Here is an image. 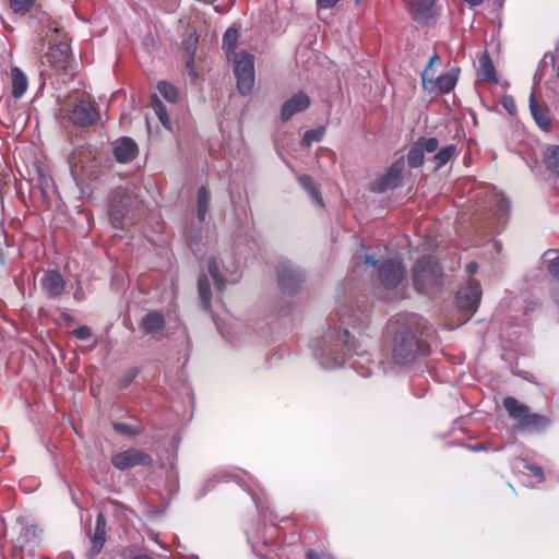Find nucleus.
I'll return each mask as SVG.
<instances>
[{"mask_svg":"<svg viewBox=\"0 0 559 559\" xmlns=\"http://www.w3.org/2000/svg\"><path fill=\"white\" fill-rule=\"evenodd\" d=\"M503 407L509 416L516 421L515 429L524 431H539L548 426L547 417L531 413L528 407L516 399L508 396L503 399Z\"/></svg>","mask_w":559,"mask_h":559,"instance_id":"4","label":"nucleus"},{"mask_svg":"<svg viewBox=\"0 0 559 559\" xmlns=\"http://www.w3.org/2000/svg\"><path fill=\"white\" fill-rule=\"evenodd\" d=\"M525 467L531 471L537 483H542L544 480V473L539 466L526 464Z\"/></svg>","mask_w":559,"mask_h":559,"instance_id":"42","label":"nucleus"},{"mask_svg":"<svg viewBox=\"0 0 559 559\" xmlns=\"http://www.w3.org/2000/svg\"><path fill=\"white\" fill-rule=\"evenodd\" d=\"M478 270V265L476 262H471L466 265V272L468 274H475Z\"/></svg>","mask_w":559,"mask_h":559,"instance_id":"46","label":"nucleus"},{"mask_svg":"<svg viewBox=\"0 0 559 559\" xmlns=\"http://www.w3.org/2000/svg\"><path fill=\"white\" fill-rule=\"evenodd\" d=\"M439 61V57L433 55L430 57L429 62L421 74L423 86L425 90L432 92L437 88L440 93H450L456 85L457 71L451 70L447 73L435 76V62Z\"/></svg>","mask_w":559,"mask_h":559,"instance_id":"6","label":"nucleus"},{"mask_svg":"<svg viewBox=\"0 0 559 559\" xmlns=\"http://www.w3.org/2000/svg\"><path fill=\"white\" fill-rule=\"evenodd\" d=\"M395 332L392 343L393 359L397 365H408L427 354V344L421 334L427 321L419 314L409 313L395 320Z\"/></svg>","mask_w":559,"mask_h":559,"instance_id":"2","label":"nucleus"},{"mask_svg":"<svg viewBox=\"0 0 559 559\" xmlns=\"http://www.w3.org/2000/svg\"><path fill=\"white\" fill-rule=\"evenodd\" d=\"M466 3H468L469 5H479L484 0H464Z\"/></svg>","mask_w":559,"mask_h":559,"instance_id":"47","label":"nucleus"},{"mask_svg":"<svg viewBox=\"0 0 559 559\" xmlns=\"http://www.w3.org/2000/svg\"><path fill=\"white\" fill-rule=\"evenodd\" d=\"M480 299L481 288L477 281H468L465 285L460 287L456 294L457 307L468 311L471 314L477 310Z\"/></svg>","mask_w":559,"mask_h":559,"instance_id":"11","label":"nucleus"},{"mask_svg":"<svg viewBox=\"0 0 559 559\" xmlns=\"http://www.w3.org/2000/svg\"><path fill=\"white\" fill-rule=\"evenodd\" d=\"M211 194L206 187L201 186L197 193V217L202 223L206 218L210 207Z\"/></svg>","mask_w":559,"mask_h":559,"instance_id":"21","label":"nucleus"},{"mask_svg":"<svg viewBox=\"0 0 559 559\" xmlns=\"http://www.w3.org/2000/svg\"><path fill=\"white\" fill-rule=\"evenodd\" d=\"M479 76L487 81H496L495 68L488 55H484L479 59Z\"/></svg>","mask_w":559,"mask_h":559,"instance_id":"28","label":"nucleus"},{"mask_svg":"<svg viewBox=\"0 0 559 559\" xmlns=\"http://www.w3.org/2000/svg\"><path fill=\"white\" fill-rule=\"evenodd\" d=\"M493 246H495V248H496L497 252H500V250H501V243H500L499 241H496V240H495V241H493Z\"/></svg>","mask_w":559,"mask_h":559,"instance_id":"51","label":"nucleus"},{"mask_svg":"<svg viewBox=\"0 0 559 559\" xmlns=\"http://www.w3.org/2000/svg\"><path fill=\"white\" fill-rule=\"evenodd\" d=\"M138 371L135 369H129L123 377L120 379L119 388H127L136 377Z\"/></svg>","mask_w":559,"mask_h":559,"instance_id":"39","label":"nucleus"},{"mask_svg":"<svg viewBox=\"0 0 559 559\" xmlns=\"http://www.w3.org/2000/svg\"><path fill=\"white\" fill-rule=\"evenodd\" d=\"M11 81L12 96L15 99L22 98L28 88L27 75L19 67H13L11 69Z\"/></svg>","mask_w":559,"mask_h":559,"instance_id":"18","label":"nucleus"},{"mask_svg":"<svg viewBox=\"0 0 559 559\" xmlns=\"http://www.w3.org/2000/svg\"><path fill=\"white\" fill-rule=\"evenodd\" d=\"M417 145H419L424 152L433 153L438 150L439 142L436 138H419L416 141Z\"/></svg>","mask_w":559,"mask_h":559,"instance_id":"36","label":"nucleus"},{"mask_svg":"<svg viewBox=\"0 0 559 559\" xmlns=\"http://www.w3.org/2000/svg\"><path fill=\"white\" fill-rule=\"evenodd\" d=\"M456 153L455 145H447L442 147L437 154L433 156V160L437 164V168H441L444 166Z\"/></svg>","mask_w":559,"mask_h":559,"instance_id":"30","label":"nucleus"},{"mask_svg":"<svg viewBox=\"0 0 559 559\" xmlns=\"http://www.w3.org/2000/svg\"><path fill=\"white\" fill-rule=\"evenodd\" d=\"M43 290L50 298L59 297L66 288V282L57 271L47 272L40 281Z\"/></svg>","mask_w":559,"mask_h":559,"instance_id":"17","label":"nucleus"},{"mask_svg":"<svg viewBox=\"0 0 559 559\" xmlns=\"http://www.w3.org/2000/svg\"><path fill=\"white\" fill-rule=\"evenodd\" d=\"M277 280L284 293L294 294L304 281V273L292 262L283 261L277 267Z\"/></svg>","mask_w":559,"mask_h":559,"instance_id":"8","label":"nucleus"},{"mask_svg":"<svg viewBox=\"0 0 559 559\" xmlns=\"http://www.w3.org/2000/svg\"><path fill=\"white\" fill-rule=\"evenodd\" d=\"M234 74L237 79V88L241 95H248L254 85V59L247 51L233 55Z\"/></svg>","mask_w":559,"mask_h":559,"instance_id":"5","label":"nucleus"},{"mask_svg":"<svg viewBox=\"0 0 559 559\" xmlns=\"http://www.w3.org/2000/svg\"><path fill=\"white\" fill-rule=\"evenodd\" d=\"M72 333L79 340H87L92 335L91 329L86 325L79 326Z\"/></svg>","mask_w":559,"mask_h":559,"instance_id":"40","label":"nucleus"},{"mask_svg":"<svg viewBox=\"0 0 559 559\" xmlns=\"http://www.w3.org/2000/svg\"><path fill=\"white\" fill-rule=\"evenodd\" d=\"M109 216H110V221H111V224L114 225V227L118 228L121 226L122 214L120 211L111 207L109 211Z\"/></svg>","mask_w":559,"mask_h":559,"instance_id":"41","label":"nucleus"},{"mask_svg":"<svg viewBox=\"0 0 559 559\" xmlns=\"http://www.w3.org/2000/svg\"><path fill=\"white\" fill-rule=\"evenodd\" d=\"M407 163L411 168H418L424 163V151L416 142L408 151Z\"/></svg>","mask_w":559,"mask_h":559,"instance_id":"31","label":"nucleus"},{"mask_svg":"<svg viewBox=\"0 0 559 559\" xmlns=\"http://www.w3.org/2000/svg\"><path fill=\"white\" fill-rule=\"evenodd\" d=\"M471 449H472L473 451H480V450L485 449V447H484L483 444H478V445H473V447H471Z\"/></svg>","mask_w":559,"mask_h":559,"instance_id":"49","label":"nucleus"},{"mask_svg":"<svg viewBox=\"0 0 559 559\" xmlns=\"http://www.w3.org/2000/svg\"><path fill=\"white\" fill-rule=\"evenodd\" d=\"M310 106V98L304 92H298L287 98L282 105L281 119L288 121L294 115L306 110Z\"/></svg>","mask_w":559,"mask_h":559,"instance_id":"13","label":"nucleus"},{"mask_svg":"<svg viewBox=\"0 0 559 559\" xmlns=\"http://www.w3.org/2000/svg\"><path fill=\"white\" fill-rule=\"evenodd\" d=\"M151 106L160 123L166 129H170V120L167 115L166 107L156 94L151 96Z\"/></svg>","mask_w":559,"mask_h":559,"instance_id":"23","label":"nucleus"},{"mask_svg":"<svg viewBox=\"0 0 559 559\" xmlns=\"http://www.w3.org/2000/svg\"><path fill=\"white\" fill-rule=\"evenodd\" d=\"M152 457L138 449L130 448L112 455L111 464L119 471H126L135 466L152 465Z\"/></svg>","mask_w":559,"mask_h":559,"instance_id":"9","label":"nucleus"},{"mask_svg":"<svg viewBox=\"0 0 559 559\" xmlns=\"http://www.w3.org/2000/svg\"><path fill=\"white\" fill-rule=\"evenodd\" d=\"M530 110L537 126L544 131H549L551 121L548 111L536 103L534 93L530 96Z\"/></svg>","mask_w":559,"mask_h":559,"instance_id":"19","label":"nucleus"},{"mask_svg":"<svg viewBox=\"0 0 559 559\" xmlns=\"http://www.w3.org/2000/svg\"><path fill=\"white\" fill-rule=\"evenodd\" d=\"M138 151L135 141L129 136L119 138L112 144L114 156L121 164L133 160L138 155Z\"/></svg>","mask_w":559,"mask_h":559,"instance_id":"14","label":"nucleus"},{"mask_svg":"<svg viewBox=\"0 0 559 559\" xmlns=\"http://www.w3.org/2000/svg\"><path fill=\"white\" fill-rule=\"evenodd\" d=\"M106 519L105 515L99 512L96 516L95 530L93 535L91 536V548L88 549V557L97 556L104 547L106 542Z\"/></svg>","mask_w":559,"mask_h":559,"instance_id":"16","label":"nucleus"},{"mask_svg":"<svg viewBox=\"0 0 559 559\" xmlns=\"http://www.w3.org/2000/svg\"><path fill=\"white\" fill-rule=\"evenodd\" d=\"M165 325L164 314L159 311L148 312L141 321V329L145 333H155L160 331Z\"/></svg>","mask_w":559,"mask_h":559,"instance_id":"20","label":"nucleus"},{"mask_svg":"<svg viewBox=\"0 0 559 559\" xmlns=\"http://www.w3.org/2000/svg\"><path fill=\"white\" fill-rule=\"evenodd\" d=\"M378 277L386 289L396 288L405 278V267L402 261L386 260L378 269Z\"/></svg>","mask_w":559,"mask_h":559,"instance_id":"10","label":"nucleus"},{"mask_svg":"<svg viewBox=\"0 0 559 559\" xmlns=\"http://www.w3.org/2000/svg\"><path fill=\"white\" fill-rule=\"evenodd\" d=\"M436 1L437 0H409V14L419 23H428L436 15Z\"/></svg>","mask_w":559,"mask_h":559,"instance_id":"15","label":"nucleus"},{"mask_svg":"<svg viewBox=\"0 0 559 559\" xmlns=\"http://www.w3.org/2000/svg\"><path fill=\"white\" fill-rule=\"evenodd\" d=\"M36 0H9L10 7L14 13L25 14L35 4Z\"/></svg>","mask_w":559,"mask_h":559,"instance_id":"34","label":"nucleus"},{"mask_svg":"<svg viewBox=\"0 0 559 559\" xmlns=\"http://www.w3.org/2000/svg\"><path fill=\"white\" fill-rule=\"evenodd\" d=\"M207 269H209V273L211 274V276L214 281L216 289L219 292H223L226 286V282L219 271V265H218L216 258L210 259Z\"/></svg>","mask_w":559,"mask_h":559,"instance_id":"26","label":"nucleus"},{"mask_svg":"<svg viewBox=\"0 0 559 559\" xmlns=\"http://www.w3.org/2000/svg\"><path fill=\"white\" fill-rule=\"evenodd\" d=\"M341 0H317L319 10H328L334 8Z\"/></svg>","mask_w":559,"mask_h":559,"instance_id":"43","label":"nucleus"},{"mask_svg":"<svg viewBox=\"0 0 559 559\" xmlns=\"http://www.w3.org/2000/svg\"><path fill=\"white\" fill-rule=\"evenodd\" d=\"M414 288L424 295L438 292L443 284V270L433 257L416 261L412 269Z\"/></svg>","mask_w":559,"mask_h":559,"instance_id":"3","label":"nucleus"},{"mask_svg":"<svg viewBox=\"0 0 559 559\" xmlns=\"http://www.w3.org/2000/svg\"><path fill=\"white\" fill-rule=\"evenodd\" d=\"M298 180H299V183L304 187V189L306 191H308V193L310 194L313 202H316L317 204L322 206L323 205L322 198H321L318 189L316 188V186L312 181V178L308 175H304V176H300L298 178Z\"/></svg>","mask_w":559,"mask_h":559,"instance_id":"27","label":"nucleus"},{"mask_svg":"<svg viewBox=\"0 0 559 559\" xmlns=\"http://www.w3.org/2000/svg\"><path fill=\"white\" fill-rule=\"evenodd\" d=\"M66 118L73 126L86 128L95 124L99 120V112L91 100L81 98L66 115Z\"/></svg>","mask_w":559,"mask_h":559,"instance_id":"7","label":"nucleus"},{"mask_svg":"<svg viewBox=\"0 0 559 559\" xmlns=\"http://www.w3.org/2000/svg\"><path fill=\"white\" fill-rule=\"evenodd\" d=\"M158 92L162 96L170 103H175L178 98L177 88L168 82L160 81L157 85Z\"/></svg>","mask_w":559,"mask_h":559,"instance_id":"32","label":"nucleus"},{"mask_svg":"<svg viewBox=\"0 0 559 559\" xmlns=\"http://www.w3.org/2000/svg\"><path fill=\"white\" fill-rule=\"evenodd\" d=\"M554 253L555 252H547L545 254L547 257V261H548L547 267H548L549 273L554 277L559 278V254L556 253V255L554 258H551L550 255Z\"/></svg>","mask_w":559,"mask_h":559,"instance_id":"37","label":"nucleus"},{"mask_svg":"<svg viewBox=\"0 0 559 559\" xmlns=\"http://www.w3.org/2000/svg\"><path fill=\"white\" fill-rule=\"evenodd\" d=\"M501 105L503 109L511 116L516 115V105L515 100L511 95H504L501 99Z\"/></svg>","mask_w":559,"mask_h":559,"instance_id":"38","label":"nucleus"},{"mask_svg":"<svg viewBox=\"0 0 559 559\" xmlns=\"http://www.w3.org/2000/svg\"><path fill=\"white\" fill-rule=\"evenodd\" d=\"M335 317L337 322L331 319L328 330L312 346L316 359L325 369L344 366L354 353L356 355L366 353L365 349L355 345V335L349 331V328L355 330L362 325L366 316L354 310L352 305H341L336 309Z\"/></svg>","mask_w":559,"mask_h":559,"instance_id":"1","label":"nucleus"},{"mask_svg":"<svg viewBox=\"0 0 559 559\" xmlns=\"http://www.w3.org/2000/svg\"><path fill=\"white\" fill-rule=\"evenodd\" d=\"M498 207H499V210H500L501 212H507V211H509V209H510V202H509V200H508L506 197L501 195V197H500V199H499V201H498Z\"/></svg>","mask_w":559,"mask_h":559,"instance_id":"44","label":"nucleus"},{"mask_svg":"<svg viewBox=\"0 0 559 559\" xmlns=\"http://www.w3.org/2000/svg\"><path fill=\"white\" fill-rule=\"evenodd\" d=\"M377 263H378V261H377V259L373 255H371V254H366L365 255V264L367 266H376Z\"/></svg>","mask_w":559,"mask_h":559,"instance_id":"45","label":"nucleus"},{"mask_svg":"<svg viewBox=\"0 0 559 559\" xmlns=\"http://www.w3.org/2000/svg\"><path fill=\"white\" fill-rule=\"evenodd\" d=\"M198 289L203 308L209 310L211 308V287L205 275L199 277Z\"/></svg>","mask_w":559,"mask_h":559,"instance_id":"25","label":"nucleus"},{"mask_svg":"<svg viewBox=\"0 0 559 559\" xmlns=\"http://www.w3.org/2000/svg\"><path fill=\"white\" fill-rule=\"evenodd\" d=\"M132 559H153V558L147 555H139V556L133 557Z\"/></svg>","mask_w":559,"mask_h":559,"instance_id":"50","label":"nucleus"},{"mask_svg":"<svg viewBox=\"0 0 559 559\" xmlns=\"http://www.w3.org/2000/svg\"><path fill=\"white\" fill-rule=\"evenodd\" d=\"M403 168V162H395L383 176L372 183L371 190L377 193H382L396 188L400 185Z\"/></svg>","mask_w":559,"mask_h":559,"instance_id":"12","label":"nucleus"},{"mask_svg":"<svg viewBox=\"0 0 559 559\" xmlns=\"http://www.w3.org/2000/svg\"><path fill=\"white\" fill-rule=\"evenodd\" d=\"M324 136V129H311L305 132L301 144L306 147H310L312 143L320 142Z\"/></svg>","mask_w":559,"mask_h":559,"instance_id":"33","label":"nucleus"},{"mask_svg":"<svg viewBox=\"0 0 559 559\" xmlns=\"http://www.w3.org/2000/svg\"><path fill=\"white\" fill-rule=\"evenodd\" d=\"M544 162L548 170L559 174V146L547 147L544 154Z\"/></svg>","mask_w":559,"mask_h":559,"instance_id":"24","label":"nucleus"},{"mask_svg":"<svg viewBox=\"0 0 559 559\" xmlns=\"http://www.w3.org/2000/svg\"><path fill=\"white\" fill-rule=\"evenodd\" d=\"M237 40H238L237 31L234 28H228L225 32L224 37H223V48L225 49L226 55L229 59L231 58V56H230L231 53L233 55L236 53L234 50H235Z\"/></svg>","mask_w":559,"mask_h":559,"instance_id":"29","label":"nucleus"},{"mask_svg":"<svg viewBox=\"0 0 559 559\" xmlns=\"http://www.w3.org/2000/svg\"><path fill=\"white\" fill-rule=\"evenodd\" d=\"M557 79L559 81V62H558V68H557Z\"/></svg>","mask_w":559,"mask_h":559,"instance_id":"52","label":"nucleus"},{"mask_svg":"<svg viewBox=\"0 0 559 559\" xmlns=\"http://www.w3.org/2000/svg\"><path fill=\"white\" fill-rule=\"evenodd\" d=\"M48 57L56 66L63 67L69 58V45L67 43H59L58 45L51 46Z\"/></svg>","mask_w":559,"mask_h":559,"instance_id":"22","label":"nucleus"},{"mask_svg":"<svg viewBox=\"0 0 559 559\" xmlns=\"http://www.w3.org/2000/svg\"><path fill=\"white\" fill-rule=\"evenodd\" d=\"M112 427L115 431L122 436L134 437L140 433V428L126 423H114Z\"/></svg>","mask_w":559,"mask_h":559,"instance_id":"35","label":"nucleus"},{"mask_svg":"<svg viewBox=\"0 0 559 559\" xmlns=\"http://www.w3.org/2000/svg\"><path fill=\"white\" fill-rule=\"evenodd\" d=\"M308 559H321L320 556L314 551H309L307 554Z\"/></svg>","mask_w":559,"mask_h":559,"instance_id":"48","label":"nucleus"}]
</instances>
